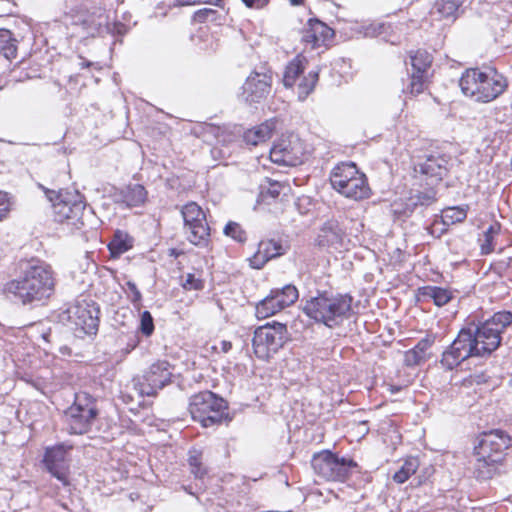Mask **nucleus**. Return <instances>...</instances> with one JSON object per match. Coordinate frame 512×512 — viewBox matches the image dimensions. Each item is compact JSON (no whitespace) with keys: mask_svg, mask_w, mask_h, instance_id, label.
I'll use <instances>...</instances> for the list:
<instances>
[{"mask_svg":"<svg viewBox=\"0 0 512 512\" xmlns=\"http://www.w3.org/2000/svg\"><path fill=\"white\" fill-rule=\"evenodd\" d=\"M133 247V238L126 232L116 231L113 239L108 244V249L112 257L117 258Z\"/></svg>","mask_w":512,"mask_h":512,"instance_id":"nucleus-27","label":"nucleus"},{"mask_svg":"<svg viewBox=\"0 0 512 512\" xmlns=\"http://www.w3.org/2000/svg\"><path fill=\"white\" fill-rule=\"evenodd\" d=\"M414 206H428L435 201V192L432 189L427 191L418 192L410 198Z\"/></svg>","mask_w":512,"mask_h":512,"instance_id":"nucleus-40","label":"nucleus"},{"mask_svg":"<svg viewBox=\"0 0 512 512\" xmlns=\"http://www.w3.org/2000/svg\"><path fill=\"white\" fill-rule=\"evenodd\" d=\"M113 197L117 203H123L127 207H137L145 203L147 192L140 184H130L116 191Z\"/></svg>","mask_w":512,"mask_h":512,"instance_id":"nucleus-22","label":"nucleus"},{"mask_svg":"<svg viewBox=\"0 0 512 512\" xmlns=\"http://www.w3.org/2000/svg\"><path fill=\"white\" fill-rule=\"evenodd\" d=\"M501 225L498 222L492 223L479 239L481 253L484 255L492 253L496 248V238L500 234Z\"/></svg>","mask_w":512,"mask_h":512,"instance_id":"nucleus-29","label":"nucleus"},{"mask_svg":"<svg viewBox=\"0 0 512 512\" xmlns=\"http://www.w3.org/2000/svg\"><path fill=\"white\" fill-rule=\"evenodd\" d=\"M222 0H212V4L218 5Z\"/></svg>","mask_w":512,"mask_h":512,"instance_id":"nucleus-56","label":"nucleus"},{"mask_svg":"<svg viewBox=\"0 0 512 512\" xmlns=\"http://www.w3.org/2000/svg\"><path fill=\"white\" fill-rule=\"evenodd\" d=\"M242 1L248 8H252V9H261L269 3V0H242Z\"/></svg>","mask_w":512,"mask_h":512,"instance_id":"nucleus-48","label":"nucleus"},{"mask_svg":"<svg viewBox=\"0 0 512 512\" xmlns=\"http://www.w3.org/2000/svg\"><path fill=\"white\" fill-rule=\"evenodd\" d=\"M139 330L143 335L149 337L154 332V322L149 311H143L140 318Z\"/></svg>","mask_w":512,"mask_h":512,"instance_id":"nucleus-43","label":"nucleus"},{"mask_svg":"<svg viewBox=\"0 0 512 512\" xmlns=\"http://www.w3.org/2000/svg\"><path fill=\"white\" fill-rule=\"evenodd\" d=\"M224 234L238 242H244L246 240L245 232L236 222H229L224 228Z\"/></svg>","mask_w":512,"mask_h":512,"instance_id":"nucleus-41","label":"nucleus"},{"mask_svg":"<svg viewBox=\"0 0 512 512\" xmlns=\"http://www.w3.org/2000/svg\"><path fill=\"white\" fill-rule=\"evenodd\" d=\"M281 184L278 182H274L270 184V187L268 189V193L273 197L276 198L280 194Z\"/></svg>","mask_w":512,"mask_h":512,"instance_id":"nucleus-50","label":"nucleus"},{"mask_svg":"<svg viewBox=\"0 0 512 512\" xmlns=\"http://www.w3.org/2000/svg\"><path fill=\"white\" fill-rule=\"evenodd\" d=\"M0 54H2L6 59L16 57V40L12 38V33L9 30H0Z\"/></svg>","mask_w":512,"mask_h":512,"instance_id":"nucleus-35","label":"nucleus"},{"mask_svg":"<svg viewBox=\"0 0 512 512\" xmlns=\"http://www.w3.org/2000/svg\"><path fill=\"white\" fill-rule=\"evenodd\" d=\"M11 208L8 193L0 191V222L7 218Z\"/></svg>","mask_w":512,"mask_h":512,"instance_id":"nucleus-46","label":"nucleus"},{"mask_svg":"<svg viewBox=\"0 0 512 512\" xmlns=\"http://www.w3.org/2000/svg\"><path fill=\"white\" fill-rule=\"evenodd\" d=\"M360 173L355 163L342 162L332 169L330 183L333 189L338 192Z\"/></svg>","mask_w":512,"mask_h":512,"instance_id":"nucleus-23","label":"nucleus"},{"mask_svg":"<svg viewBox=\"0 0 512 512\" xmlns=\"http://www.w3.org/2000/svg\"><path fill=\"white\" fill-rule=\"evenodd\" d=\"M282 308L278 304L275 298L269 294L262 301H260L256 306V316L257 318L264 319L268 318L275 313L281 311Z\"/></svg>","mask_w":512,"mask_h":512,"instance_id":"nucleus-34","label":"nucleus"},{"mask_svg":"<svg viewBox=\"0 0 512 512\" xmlns=\"http://www.w3.org/2000/svg\"><path fill=\"white\" fill-rule=\"evenodd\" d=\"M288 331L285 324L279 322L267 323L254 331L252 346L257 358L269 360L288 341Z\"/></svg>","mask_w":512,"mask_h":512,"instance_id":"nucleus-8","label":"nucleus"},{"mask_svg":"<svg viewBox=\"0 0 512 512\" xmlns=\"http://www.w3.org/2000/svg\"><path fill=\"white\" fill-rule=\"evenodd\" d=\"M97 411L90 403H82L77 395L75 403L65 413L68 430L71 434H84L89 431L95 420Z\"/></svg>","mask_w":512,"mask_h":512,"instance_id":"nucleus-16","label":"nucleus"},{"mask_svg":"<svg viewBox=\"0 0 512 512\" xmlns=\"http://www.w3.org/2000/svg\"><path fill=\"white\" fill-rule=\"evenodd\" d=\"M510 444V436L502 430L496 429L482 433L474 447L476 478L487 480L497 474L504 459V452Z\"/></svg>","mask_w":512,"mask_h":512,"instance_id":"nucleus-1","label":"nucleus"},{"mask_svg":"<svg viewBox=\"0 0 512 512\" xmlns=\"http://www.w3.org/2000/svg\"><path fill=\"white\" fill-rule=\"evenodd\" d=\"M370 188L367 183L365 174L360 173L354 179H352L344 188L338 193L346 198L358 201L370 196Z\"/></svg>","mask_w":512,"mask_h":512,"instance_id":"nucleus-24","label":"nucleus"},{"mask_svg":"<svg viewBox=\"0 0 512 512\" xmlns=\"http://www.w3.org/2000/svg\"><path fill=\"white\" fill-rule=\"evenodd\" d=\"M422 295L433 300L434 304L441 307L452 299V293L446 288L426 286L422 288Z\"/></svg>","mask_w":512,"mask_h":512,"instance_id":"nucleus-32","label":"nucleus"},{"mask_svg":"<svg viewBox=\"0 0 512 512\" xmlns=\"http://www.w3.org/2000/svg\"><path fill=\"white\" fill-rule=\"evenodd\" d=\"M448 162L444 155H430L419 163V171L434 181H440L447 174Z\"/></svg>","mask_w":512,"mask_h":512,"instance_id":"nucleus-21","label":"nucleus"},{"mask_svg":"<svg viewBox=\"0 0 512 512\" xmlns=\"http://www.w3.org/2000/svg\"><path fill=\"white\" fill-rule=\"evenodd\" d=\"M275 130V121L267 120L264 123L249 129L244 134V140L247 144L256 146L269 140Z\"/></svg>","mask_w":512,"mask_h":512,"instance_id":"nucleus-25","label":"nucleus"},{"mask_svg":"<svg viewBox=\"0 0 512 512\" xmlns=\"http://www.w3.org/2000/svg\"><path fill=\"white\" fill-rule=\"evenodd\" d=\"M413 72L427 74L432 64V56L425 50H417L410 55Z\"/></svg>","mask_w":512,"mask_h":512,"instance_id":"nucleus-33","label":"nucleus"},{"mask_svg":"<svg viewBox=\"0 0 512 512\" xmlns=\"http://www.w3.org/2000/svg\"><path fill=\"white\" fill-rule=\"evenodd\" d=\"M79 25L83 34L91 37L104 36L105 34L123 35L127 31L123 23L110 22V18L100 0H88Z\"/></svg>","mask_w":512,"mask_h":512,"instance_id":"nucleus-6","label":"nucleus"},{"mask_svg":"<svg viewBox=\"0 0 512 512\" xmlns=\"http://www.w3.org/2000/svg\"><path fill=\"white\" fill-rule=\"evenodd\" d=\"M510 324H512V313L508 311L497 312L491 318L478 325L474 323L469 324V326L473 327V337L477 353H480V356H484L490 355L495 351L501 343V334Z\"/></svg>","mask_w":512,"mask_h":512,"instance_id":"nucleus-5","label":"nucleus"},{"mask_svg":"<svg viewBox=\"0 0 512 512\" xmlns=\"http://www.w3.org/2000/svg\"><path fill=\"white\" fill-rule=\"evenodd\" d=\"M351 308V296L324 293L308 300L303 307V311L316 322L322 323L329 328H334L349 317Z\"/></svg>","mask_w":512,"mask_h":512,"instance_id":"nucleus-4","label":"nucleus"},{"mask_svg":"<svg viewBox=\"0 0 512 512\" xmlns=\"http://www.w3.org/2000/svg\"><path fill=\"white\" fill-rule=\"evenodd\" d=\"M284 254L283 246L274 240H262L257 251L249 258L250 266L261 269L269 260Z\"/></svg>","mask_w":512,"mask_h":512,"instance_id":"nucleus-19","label":"nucleus"},{"mask_svg":"<svg viewBox=\"0 0 512 512\" xmlns=\"http://www.w3.org/2000/svg\"><path fill=\"white\" fill-rule=\"evenodd\" d=\"M476 348L473 327L468 325V327L459 331L456 339L443 352L441 364L451 370L469 357H480V353H477Z\"/></svg>","mask_w":512,"mask_h":512,"instance_id":"nucleus-13","label":"nucleus"},{"mask_svg":"<svg viewBox=\"0 0 512 512\" xmlns=\"http://www.w3.org/2000/svg\"><path fill=\"white\" fill-rule=\"evenodd\" d=\"M185 4H195V3H211L212 0H183Z\"/></svg>","mask_w":512,"mask_h":512,"instance_id":"nucleus-53","label":"nucleus"},{"mask_svg":"<svg viewBox=\"0 0 512 512\" xmlns=\"http://www.w3.org/2000/svg\"><path fill=\"white\" fill-rule=\"evenodd\" d=\"M354 512H378V511L374 507L367 506L364 504H358L355 507Z\"/></svg>","mask_w":512,"mask_h":512,"instance_id":"nucleus-51","label":"nucleus"},{"mask_svg":"<svg viewBox=\"0 0 512 512\" xmlns=\"http://www.w3.org/2000/svg\"><path fill=\"white\" fill-rule=\"evenodd\" d=\"M69 447L63 444L46 449L44 463L47 470L63 485H68V463L66 459Z\"/></svg>","mask_w":512,"mask_h":512,"instance_id":"nucleus-18","label":"nucleus"},{"mask_svg":"<svg viewBox=\"0 0 512 512\" xmlns=\"http://www.w3.org/2000/svg\"><path fill=\"white\" fill-rule=\"evenodd\" d=\"M82 67H90L91 65H93L91 62L89 61H83L81 62L80 64Z\"/></svg>","mask_w":512,"mask_h":512,"instance_id":"nucleus-55","label":"nucleus"},{"mask_svg":"<svg viewBox=\"0 0 512 512\" xmlns=\"http://www.w3.org/2000/svg\"><path fill=\"white\" fill-rule=\"evenodd\" d=\"M319 72L317 70L310 71L306 76L303 77L301 82L298 84V99L304 101L308 95L314 90L318 82Z\"/></svg>","mask_w":512,"mask_h":512,"instance_id":"nucleus-37","label":"nucleus"},{"mask_svg":"<svg viewBox=\"0 0 512 512\" xmlns=\"http://www.w3.org/2000/svg\"><path fill=\"white\" fill-rule=\"evenodd\" d=\"M182 285L186 290H201L203 288V281L195 277L194 274L188 273Z\"/></svg>","mask_w":512,"mask_h":512,"instance_id":"nucleus-45","label":"nucleus"},{"mask_svg":"<svg viewBox=\"0 0 512 512\" xmlns=\"http://www.w3.org/2000/svg\"><path fill=\"white\" fill-rule=\"evenodd\" d=\"M318 245L321 247L336 246L342 241L341 230L333 223H327L321 229L318 238Z\"/></svg>","mask_w":512,"mask_h":512,"instance_id":"nucleus-28","label":"nucleus"},{"mask_svg":"<svg viewBox=\"0 0 512 512\" xmlns=\"http://www.w3.org/2000/svg\"><path fill=\"white\" fill-rule=\"evenodd\" d=\"M272 77L266 73L250 74L242 86L241 98L246 103H259L271 91Z\"/></svg>","mask_w":512,"mask_h":512,"instance_id":"nucleus-17","label":"nucleus"},{"mask_svg":"<svg viewBox=\"0 0 512 512\" xmlns=\"http://www.w3.org/2000/svg\"><path fill=\"white\" fill-rule=\"evenodd\" d=\"M173 370L168 361L158 360L144 370L142 375L133 379L134 388L141 396H154L171 383Z\"/></svg>","mask_w":512,"mask_h":512,"instance_id":"nucleus-10","label":"nucleus"},{"mask_svg":"<svg viewBox=\"0 0 512 512\" xmlns=\"http://www.w3.org/2000/svg\"><path fill=\"white\" fill-rule=\"evenodd\" d=\"M427 359L420 354V352L414 348L405 352L404 363L407 366H416L425 362Z\"/></svg>","mask_w":512,"mask_h":512,"instance_id":"nucleus-44","label":"nucleus"},{"mask_svg":"<svg viewBox=\"0 0 512 512\" xmlns=\"http://www.w3.org/2000/svg\"><path fill=\"white\" fill-rule=\"evenodd\" d=\"M270 294L276 299L282 309L292 305L298 299V290L293 285H286L281 289H273Z\"/></svg>","mask_w":512,"mask_h":512,"instance_id":"nucleus-31","label":"nucleus"},{"mask_svg":"<svg viewBox=\"0 0 512 512\" xmlns=\"http://www.w3.org/2000/svg\"><path fill=\"white\" fill-rule=\"evenodd\" d=\"M60 320L84 334H95L98 329V309L85 301L71 304L60 314Z\"/></svg>","mask_w":512,"mask_h":512,"instance_id":"nucleus-12","label":"nucleus"},{"mask_svg":"<svg viewBox=\"0 0 512 512\" xmlns=\"http://www.w3.org/2000/svg\"><path fill=\"white\" fill-rule=\"evenodd\" d=\"M465 0H437L433 6V13H437L441 18L456 19L460 7Z\"/></svg>","mask_w":512,"mask_h":512,"instance_id":"nucleus-26","label":"nucleus"},{"mask_svg":"<svg viewBox=\"0 0 512 512\" xmlns=\"http://www.w3.org/2000/svg\"><path fill=\"white\" fill-rule=\"evenodd\" d=\"M45 194L52 203L55 220L67 221L72 225L82 224V216L85 210L83 196L78 191L45 190Z\"/></svg>","mask_w":512,"mask_h":512,"instance_id":"nucleus-7","label":"nucleus"},{"mask_svg":"<svg viewBox=\"0 0 512 512\" xmlns=\"http://www.w3.org/2000/svg\"><path fill=\"white\" fill-rule=\"evenodd\" d=\"M467 211L463 207H448L442 211V221L445 225L460 223L465 220Z\"/></svg>","mask_w":512,"mask_h":512,"instance_id":"nucleus-38","label":"nucleus"},{"mask_svg":"<svg viewBox=\"0 0 512 512\" xmlns=\"http://www.w3.org/2000/svg\"><path fill=\"white\" fill-rule=\"evenodd\" d=\"M305 150L294 134L281 137L270 149V160L283 166H297L303 162Z\"/></svg>","mask_w":512,"mask_h":512,"instance_id":"nucleus-14","label":"nucleus"},{"mask_svg":"<svg viewBox=\"0 0 512 512\" xmlns=\"http://www.w3.org/2000/svg\"><path fill=\"white\" fill-rule=\"evenodd\" d=\"M418 467L419 461L417 458L406 459L400 469L393 475V480L399 484L404 483L417 471Z\"/></svg>","mask_w":512,"mask_h":512,"instance_id":"nucleus-36","label":"nucleus"},{"mask_svg":"<svg viewBox=\"0 0 512 512\" xmlns=\"http://www.w3.org/2000/svg\"><path fill=\"white\" fill-rule=\"evenodd\" d=\"M459 85L467 97L487 103L504 92L507 82L501 74L492 68H469L462 74Z\"/></svg>","mask_w":512,"mask_h":512,"instance_id":"nucleus-3","label":"nucleus"},{"mask_svg":"<svg viewBox=\"0 0 512 512\" xmlns=\"http://www.w3.org/2000/svg\"><path fill=\"white\" fill-rule=\"evenodd\" d=\"M232 348V344L229 341H222L221 342V350L224 353H227Z\"/></svg>","mask_w":512,"mask_h":512,"instance_id":"nucleus-52","label":"nucleus"},{"mask_svg":"<svg viewBox=\"0 0 512 512\" xmlns=\"http://www.w3.org/2000/svg\"><path fill=\"white\" fill-rule=\"evenodd\" d=\"M189 465L191 472L196 478H202L206 474V469L202 466L200 454L196 451L189 456Z\"/></svg>","mask_w":512,"mask_h":512,"instance_id":"nucleus-42","label":"nucleus"},{"mask_svg":"<svg viewBox=\"0 0 512 512\" xmlns=\"http://www.w3.org/2000/svg\"><path fill=\"white\" fill-rule=\"evenodd\" d=\"M304 61V58L297 56L286 66L283 75V84L285 87H292L299 75L303 73L305 69Z\"/></svg>","mask_w":512,"mask_h":512,"instance_id":"nucleus-30","label":"nucleus"},{"mask_svg":"<svg viewBox=\"0 0 512 512\" xmlns=\"http://www.w3.org/2000/svg\"><path fill=\"white\" fill-rule=\"evenodd\" d=\"M54 287L50 267L45 264H33L24 270L23 276L8 284V291L23 304H30L49 298L54 292Z\"/></svg>","mask_w":512,"mask_h":512,"instance_id":"nucleus-2","label":"nucleus"},{"mask_svg":"<svg viewBox=\"0 0 512 512\" xmlns=\"http://www.w3.org/2000/svg\"><path fill=\"white\" fill-rule=\"evenodd\" d=\"M128 287H129V289H130V291L132 292V295H133L132 298H131V301L133 303L139 302L141 300V293L137 289L136 285L134 283L128 282Z\"/></svg>","mask_w":512,"mask_h":512,"instance_id":"nucleus-49","label":"nucleus"},{"mask_svg":"<svg viewBox=\"0 0 512 512\" xmlns=\"http://www.w3.org/2000/svg\"><path fill=\"white\" fill-rule=\"evenodd\" d=\"M184 229L187 239L195 246L206 247L210 241V228L202 208L195 202L182 207Z\"/></svg>","mask_w":512,"mask_h":512,"instance_id":"nucleus-11","label":"nucleus"},{"mask_svg":"<svg viewBox=\"0 0 512 512\" xmlns=\"http://www.w3.org/2000/svg\"><path fill=\"white\" fill-rule=\"evenodd\" d=\"M289 1H290L291 5L298 6V5H301L304 0H289Z\"/></svg>","mask_w":512,"mask_h":512,"instance_id":"nucleus-54","label":"nucleus"},{"mask_svg":"<svg viewBox=\"0 0 512 512\" xmlns=\"http://www.w3.org/2000/svg\"><path fill=\"white\" fill-rule=\"evenodd\" d=\"M333 34V30L323 22L310 19L308 21V28L303 32L302 41L310 44L311 48H317L332 38Z\"/></svg>","mask_w":512,"mask_h":512,"instance_id":"nucleus-20","label":"nucleus"},{"mask_svg":"<svg viewBox=\"0 0 512 512\" xmlns=\"http://www.w3.org/2000/svg\"><path fill=\"white\" fill-rule=\"evenodd\" d=\"M226 408V402L210 391L193 395L188 407L193 420L201 423L203 427L220 424L224 418Z\"/></svg>","mask_w":512,"mask_h":512,"instance_id":"nucleus-9","label":"nucleus"},{"mask_svg":"<svg viewBox=\"0 0 512 512\" xmlns=\"http://www.w3.org/2000/svg\"><path fill=\"white\" fill-rule=\"evenodd\" d=\"M427 74L412 72L409 93L412 95L420 94L424 91Z\"/></svg>","mask_w":512,"mask_h":512,"instance_id":"nucleus-39","label":"nucleus"},{"mask_svg":"<svg viewBox=\"0 0 512 512\" xmlns=\"http://www.w3.org/2000/svg\"><path fill=\"white\" fill-rule=\"evenodd\" d=\"M434 343V337L433 336H426L423 339H421L417 345L415 346V349H417L422 356H424L426 359L429 358V349Z\"/></svg>","mask_w":512,"mask_h":512,"instance_id":"nucleus-47","label":"nucleus"},{"mask_svg":"<svg viewBox=\"0 0 512 512\" xmlns=\"http://www.w3.org/2000/svg\"><path fill=\"white\" fill-rule=\"evenodd\" d=\"M352 465L355 466L352 461L339 459L330 452L318 454L312 459L314 471L322 478L331 481L344 480Z\"/></svg>","mask_w":512,"mask_h":512,"instance_id":"nucleus-15","label":"nucleus"}]
</instances>
